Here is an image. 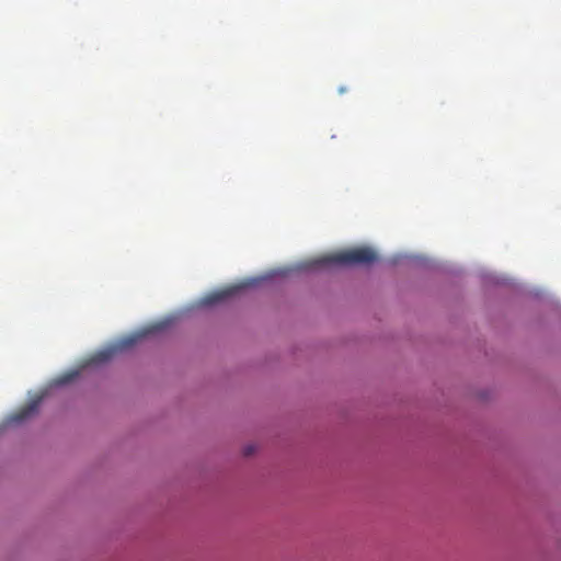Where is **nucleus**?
I'll return each instance as SVG.
<instances>
[{
    "label": "nucleus",
    "mask_w": 561,
    "mask_h": 561,
    "mask_svg": "<svg viewBox=\"0 0 561 561\" xmlns=\"http://www.w3.org/2000/svg\"><path fill=\"white\" fill-rule=\"evenodd\" d=\"M140 341V332L136 331L129 335L122 336L113 343L93 353L82 367L102 365L111 362L116 356L128 352Z\"/></svg>",
    "instance_id": "nucleus-2"
},
{
    "label": "nucleus",
    "mask_w": 561,
    "mask_h": 561,
    "mask_svg": "<svg viewBox=\"0 0 561 561\" xmlns=\"http://www.w3.org/2000/svg\"><path fill=\"white\" fill-rule=\"evenodd\" d=\"M376 260L377 253L371 248L359 247L323 255L317 261V264L320 266L331 264L352 266L370 264Z\"/></svg>",
    "instance_id": "nucleus-1"
},
{
    "label": "nucleus",
    "mask_w": 561,
    "mask_h": 561,
    "mask_svg": "<svg viewBox=\"0 0 561 561\" xmlns=\"http://www.w3.org/2000/svg\"><path fill=\"white\" fill-rule=\"evenodd\" d=\"M41 403V398L31 400L27 404L22 407L18 412L11 415V420L13 422H22L37 412L38 405Z\"/></svg>",
    "instance_id": "nucleus-3"
},
{
    "label": "nucleus",
    "mask_w": 561,
    "mask_h": 561,
    "mask_svg": "<svg viewBox=\"0 0 561 561\" xmlns=\"http://www.w3.org/2000/svg\"><path fill=\"white\" fill-rule=\"evenodd\" d=\"M339 92H340V93H344V92H345V89H344V88H340V89H339Z\"/></svg>",
    "instance_id": "nucleus-7"
},
{
    "label": "nucleus",
    "mask_w": 561,
    "mask_h": 561,
    "mask_svg": "<svg viewBox=\"0 0 561 561\" xmlns=\"http://www.w3.org/2000/svg\"><path fill=\"white\" fill-rule=\"evenodd\" d=\"M241 288H243V286H231V287H228L226 289H222V290H219V291H215V293L208 295L205 298V302L207 305H214L216 302L222 301L226 298H228V297L234 295L236 293H238Z\"/></svg>",
    "instance_id": "nucleus-4"
},
{
    "label": "nucleus",
    "mask_w": 561,
    "mask_h": 561,
    "mask_svg": "<svg viewBox=\"0 0 561 561\" xmlns=\"http://www.w3.org/2000/svg\"><path fill=\"white\" fill-rule=\"evenodd\" d=\"M79 375H80L79 369H73V370L67 371L57 379V383L58 385L69 383L71 381H73L76 378H78Z\"/></svg>",
    "instance_id": "nucleus-5"
},
{
    "label": "nucleus",
    "mask_w": 561,
    "mask_h": 561,
    "mask_svg": "<svg viewBox=\"0 0 561 561\" xmlns=\"http://www.w3.org/2000/svg\"><path fill=\"white\" fill-rule=\"evenodd\" d=\"M151 332H152V330H150L149 328H142L141 335H142V337H145L146 335L150 334Z\"/></svg>",
    "instance_id": "nucleus-6"
}]
</instances>
